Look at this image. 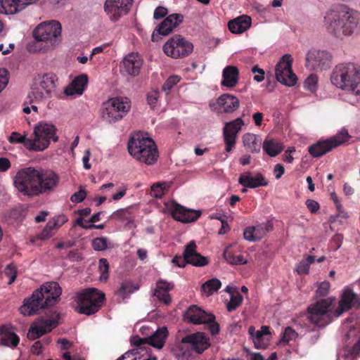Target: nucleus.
Returning <instances> with one entry per match:
<instances>
[{
  "label": "nucleus",
  "mask_w": 360,
  "mask_h": 360,
  "mask_svg": "<svg viewBox=\"0 0 360 360\" xmlns=\"http://www.w3.org/2000/svg\"><path fill=\"white\" fill-rule=\"evenodd\" d=\"M324 23L330 34L342 38L358 30L360 26V15L356 11L346 6L339 5L326 12Z\"/></svg>",
  "instance_id": "obj_1"
},
{
  "label": "nucleus",
  "mask_w": 360,
  "mask_h": 360,
  "mask_svg": "<svg viewBox=\"0 0 360 360\" xmlns=\"http://www.w3.org/2000/svg\"><path fill=\"white\" fill-rule=\"evenodd\" d=\"M127 148L130 155L139 162L153 165L157 160L158 155L155 142L140 132L131 137Z\"/></svg>",
  "instance_id": "obj_2"
},
{
  "label": "nucleus",
  "mask_w": 360,
  "mask_h": 360,
  "mask_svg": "<svg viewBox=\"0 0 360 360\" xmlns=\"http://www.w3.org/2000/svg\"><path fill=\"white\" fill-rule=\"evenodd\" d=\"M56 131V128L53 124L41 122L34 127L33 134L30 136L31 142L27 145L32 151H43L49 147L51 140L58 141Z\"/></svg>",
  "instance_id": "obj_3"
},
{
  "label": "nucleus",
  "mask_w": 360,
  "mask_h": 360,
  "mask_svg": "<svg viewBox=\"0 0 360 360\" xmlns=\"http://www.w3.org/2000/svg\"><path fill=\"white\" fill-rule=\"evenodd\" d=\"M56 77L52 74L37 75L33 79L27 99L30 103L49 98L55 89Z\"/></svg>",
  "instance_id": "obj_4"
},
{
  "label": "nucleus",
  "mask_w": 360,
  "mask_h": 360,
  "mask_svg": "<svg viewBox=\"0 0 360 360\" xmlns=\"http://www.w3.org/2000/svg\"><path fill=\"white\" fill-rule=\"evenodd\" d=\"M209 346V340L203 333L189 334L184 337L178 344L176 355L178 358L188 359L191 355V351L201 354Z\"/></svg>",
  "instance_id": "obj_5"
},
{
  "label": "nucleus",
  "mask_w": 360,
  "mask_h": 360,
  "mask_svg": "<svg viewBox=\"0 0 360 360\" xmlns=\"http://www.w3.org/2000/svg\"><path fill=\"white\" fill-rule=\"evenodd\" d=\"M77 309L80 314L91 315L98 311L105 294L95 288H87L77 295Z\"/></svg>",
  "instance_id": "obj_6"
},
{
  "label": "nucleus",
  "mask_w": 360,
  "mask_h": 360,
  "mask_svg": "<svg viewBox=\"0 0 360 360\" xmlns=\"http://www.w3.org/2000/svg\"><path fill=\"white\" fill-rule=\"evenodd\" d=\"M130 108V103L127 98H110L103 104L101 116L106 122L114 123L121 120Z\"/></svg>",
  "instance_id": "obj_7"
},
{
  "label": "nucleus",
  "mask_w": 360,
  "mask_h": 360,
  "mask_svg": "<svg viewBox=\"0 0 360 360\" xmlns=\"http://www.w3.org/2000/svg\"><path fill=\"white\" fill-rule=\"evenodd\" d=\"M61 25L57 21H50L41 23L33 32V36L37 43L45 42V47H53L57 43V37L60 35Z\"/></svg>",
  "instance_id": "obj_8"
},
{
  "label": "nucleus",
  "mask_w": 360,
  "mask_h": 360,
  "mask_svg": "<svg viewBox=\"0 0 360 360\" xmlns=\"http://www.w3.org/2000/svg\"><path fill=\"white\" fill-rule=\"evenodd\" d=\"M37 174V168L31 167L19 170L14 178L15 187L23 195H35Z\"/></svg>",
  "instance_id": "obj_9"
},
{
  "label": "nucleus",
  "mask_w": 360,
  "mask_h": 360,
  "mask_svg": "<svg viewBox=\"0 0 360 360\" xmlns=\"http://www.w3.org/2000/svg\"><path fill=\"white\" fill-rule=\"evenodd\" d=\"M332 304L331 299L317 301L308 307L307 319L319 327H323L330 321L328 311Z\"/></svg>",
  "instance_id": "obj_10"
},
{
  "label": "nucleus",
  "mask_w": 360,
  "mask_h": 360,
  "mask_svg": "<svg viewBox=\"0 0 360 360\" xmlns=\"http://www.w3.org/2000/svg\"><path fill=\"white\" fill-rule=\"evenodd\" d=\"M197 245L194 240L190 241L186 246L183 252V257L175 256L172 263L179 267L184 268L186 264L195 266H203L208 264V259L196 251Z\"/></svg>",
  "instance_id": "obj_11"
},
{
  "label": "nucleus",
  "mask_w": 360,
  "mask_h": 360,
  "mask_svg": "<svg viewBox=\"0 0 360 360\" xmlns=\"http://www.w3.org/2000/svg\"><path fill=\"white\" fill-rule=\"evenodd\" d=\"M59 319L60 315L56 311L50 312L46 316H41L37 323L31 325L27 335V338L33 340L51 331L53 328L58 326Z\"/></svg>",
  "instance_id": "obj_12"
},
{
  "label": "nucleus",
  "mask_w": 360,
  "mask_h": 360,
  "mask_svg": "<svg viewBox=\"0 0 360 360\" xmlns=\"http://www.w3.org/2000/svg\"><path fill=\"white\" fill-rule=\"evenodd\" d=\"M193 46L181 35H174L163 46L165 53L173 58H183L193 51Z\"/></svg>",
  "instance_id": "obj_13"
},
{
  "label": "nucleus",
  "mask_w": 360,
  "mask_h": 360,
  "mask_svg": "<svg viewBox=\"0 0 360 360\" xmlns=\"http://www.w3.org/2000/svg\"><path fill=\"white\" fill-rule=\"evenodd\" d=\"M333 56L326 50L311 49L306 57V66L311 70H323L330 68Z\"/></svg>",
  "instance_id": "obj_14"
},
{
  "label": "nucleus",
  "mask_w": 360,
  "mask_h": 360,
  "mask_svg": "<svg viewBox=\"0 0 360 360\" xmlns=\"http://www.w3.org/2000/svg\"><path fill=\"white\" fill-rule=\"evenodd\" d=\"M37 186H34L35 195L52 191L58 185L59 178L51 170L37 168Z\"/></svg>",
  "instance_id": "obj_15"
},
{
  "label": "nucleus",
  "mask_w": 360,
  "mask_h": 360,
  "mask_svg": "<svg viewBox=\"0 0 360 360\" xmlns=\"http://www.w3.org/2000/svg\"><path fill=\"white\" fill-rule=\"evenodd\" d=\"M291 56L284 55L276 66V79L285 86H292L297 83V76L292 72Z\"/></svg>",
  "instance_id": "obj_16"
},
{
  "label": "nucleus",
  "mask_w": 360,
  "mask_h": 360,
  "mask_svg": "<svg viewBox=\"0 0 360 360\" xmlns=\"http://www.w3.org/2000/svg\"><path fill=\"white\" fill-rule=\"evenodd\" d=\"M132 1V0H105L104 11L112 22H117L129 13Z\"/></svg>",
  "instance_id": "obj_17"
},
{
  "label": "nucleus",
  "mask_w": 360,
  "mask_h": 360,
  "mask_svg": "<svg viewBox=\"0 0 360 360\" xmlns=\"http://www.w3.org/2000/svg\"><path fill=\"white\" fill-rule=\"evenodd\" d=\"M182 21L183 16L177 13L169 15L153 31L151 36L152 41H158L160 35L166 36L169 34Z\"/></svg>",
  "instance_id": "obj_18"
},
{
  "label": "nucleus",
  "mask_w": 360,
  "mask_h": 360,
  "mask_svg": "<svg viewBox=\"0 0 360 360\" xmlns=\"http://www.w3.org/2000/svg\"><path fill=\"white\" fill-rule=\"evenodd\" d=\"M45 307H48L45 304V301L43 300L42 293L35 290L30 297L24 300L23 304L20 308V311L25 316H32Z\"/></svg>",
  "instance_id": "obj_19"
},
{
  "label": "nucleus",
  "mask_w": 360,
  "mask_h": 360,
  "mask_svg": "<svg viewBox=\"0 0 360 360\" xmlns=\"http://www.w3.org/2000/svg\"><path fill=\"white\" fill-rule=\"evenodd\" d=\"M243 124L244 122L240 117L225 124L223 135L226 143V152L230 153L236 144L237 134L240 131Z\"/></svg>",
  "instance_id": "obj_20"
},
{
  "label": "nucleus",
  "mask_w": 360,
  "mask_h": 360,
  "mask_svg": "<svg viewBox=\"0 0 360 360\" xmlns=\"http://www.w3.org/2000/svg\"><path fill=\"white\" fill-rule=\"evenodd\" d=\"M239 100L229 94L220 96L214 103H210V107L212 110L229 113L238 108Z\"/></svg>",
  "instance_id": "obj_21"
},
{
  "label": "nucleus",
  "mask_w": 360,
  "mask_h": 360,
  "mask_svg": "<svg viewBox=\"0 0 360 360\" xmlns=\"http://www.w3.org/2000/svg\"><path fill=\"white\" fill-rule=\"evenodd\" d=\"M359 306L360 297L354 292L352 289L346 288L344 290L341 300L339 302V306L334 312V315L336 317H338L351 308Z\"/></svg>",
  "instance_id": "obj_22"
},
{
  "label": "nucleus",
  "mask_w": 360,
  "mask_h": 360,
  "mask_svg": "<svg viewBox=\"0 0 360 360\" xmlns=\"http://www.w3.org/2000/svg\"><path fill=\"white\" fill-rule=\"evenodd\" d=\"M344 67L345 78L351 85V89H347V91L360 96V67L351 63H344Z\"/></svg>",
  "instance_id": "obj_23"
},
{
  "label": "nucleus",
  "mask_w": 360,
  "mask_h": 360,
  "mask_svg": "<svg viewBox=\"0 0 360 360\" xmlns=\"http://www.w3.org/2000/svg\"><path fill=\"white\" fill-rule=\"evenodd\" d=\"M37 290L42 293L43 300L47 307L56 304L62 293V289L56 282L46 283Z\"/></svg>",
  "instance_id": "obj_24"
},
{
  "label": "nucleus",
  "mask_w": 360,
  "mask_h": 360,
  "mask_svg": "<svg viewBox=\"0 0 360 360\" xmlns=\"http://www.w3.org/2000/svg\"><path fill=\"white\" fill-rule=\"evenodd\" d=\"M272 229L273 224L269 221L266 223L248 227L244 231L243 236L246 240L255 242L263 238Z\"/></svg>",
  "instance_id": "obj_25"
},
{
  "label": "nucleus",
  "mask_w": 360,
  "mask_h": 360,
  "mask_svg": "<svg viewBox=\"0 0 360 360\" xmlns=\"http://www.w3.org/2000/svg\"><path fill=\"white\" fill-rule=\"evenodd\" d=\"M142 65L141 56L136 53H130L122 61L120 68L122 72L136 76L139 75Z\"/></svg>",
  "instance_id": "obj_26"
},
{
  "label": "nucleus",
  "mask_w": 360,
  "mask_h": 360,
  "mask_svg": "<svg viewBox=\"0 0 360 360\" xmlns=\"http://www.w3.org/2000/svg\"><path fill=\"white\" fill-rule=\"evenodd\" d=\"M184 319L194 324H202L215 320V317L213 314H208L195 305L191 306L187 309L184 315Z\"/></svg>",
  "instance_id": "obj_27"
},
{
  "label": "nucleus",
  "mask_w": 360,
  "mask_h": 360,
  "mask_svg": "<svg viewBox=\"0 0 360 360\" xmlns=\"http://www.w3.org/2000/svg\"><path fill=\"white\" fill-rule=\"evenodd\" d=\"M200 214V211L188 210L179 204H176L172 210V217L184 223H189L197 220Z\"/></svg>",
  "instance_id": "obj_28"
},
{
  "label": "nucleus",
  "mask_w": 360,
  "mask_h": 360,
  "mask_svg": "<svg viewBox=\"0 0 360 360\" xmlns=\"http://www.w3.org/2000/svg\"><path fill=\"white\" fill-rule=\"evenodd\" d=\"M248 333L252 338L255 346L257 349H264L268 345L269 335H270L269 326H262L260 330H256L255 327L250 326Z\"/></svg>",
  "instance_id": "obj_29"
},
{
  "label": "nucleus",
  "mask_w": 360,
  "mask_h": 360,
  "mask_svg": "<svg viewBox=\"0 0 360 360\" xmlns=\"http://www.w3.org/2000/svg\"><path fill=\"white\" fill-rule=\"evenodd\" d=\"M238 183L243 187L250 188L265 186L268 184V182L261 173H257L255 176H252L250 172H245L240 174L238 179Z\"/></svg>",
  "instance_id": "obj_30"
},
{
  "label": "nucleus",
  "mask_w": 360,
  "mask_h": 360,
  "mask_svg": "<svg viewBox=\"0 0 360 360\" xmlns=\"http://www.w3.org/2000/svg\"><path fill=\"white\" fill-rule=\"evenodd\" d=\"M330 80L332 84L338 88L345 91L347 89H351V85H349V83H347L348 80L345 78L344 63L335 66L331 74Z\"/></svg>",
  "instance_id": "obj_31"
},
{
  "label": "nucleus",
  "mask_w": 360,
  "mask_h": 360,
  "mask_svg": "<svg viewBox=\"0 0 360 360\" xmlns=\"http://www.w3.org/2000/svg\"><path fill=\"white\" fill-rule=\"evenodd\" d=\"M251 24V18L248 15H242L229 22V30L234 34H240L247 30Z\"/></svg>",
  "instance_id": "obj_32"
},
{
  "label": "nucleus",
  "mask_w": 360,
  "mask_h": 360,
  "mask_svg": "<svg viewBox=\"0 0 360 360\" xmlns=\"http://www.w3.org/2000/svg\"><path fill=\"white\" fill-rule=\"evenodd\" d=\"M157 288L153 293L160 302L168 305L171 303V298L168 290L173 288V285L165 281L160 280L157 282Z\"/></svg>",
  "instance_id": "obj_33"
},
{
  "label": "nucleus",
  "mask_w": 360,
  "mask_h": 360,
  "mask_svg": "<svg viewBox=\"0 0 360 360\" xmlns=\"http://www.w3.org/2000/svg\"><path fill=\"white\" fill-rule=\"evenodd\" d=\"M87 82L88 77L86 75H81L77 77L65 90V94L68 96H72L75 94L81 95L83 93Z\"/></svg>",
  "instance_id": "obj_34"
},
{
  "label": "nucleus",
  "mask_w": 360,
  "mask_h": 360,
  "mask_svg": "<svg viewBox=\"0 0 360 360\" xmlns=\"http://www.w3.org/2000/svg\"><path fill=\"white\" fill-rule=\"evenodd\" d=\"M238 70L234 66H227L223 70L221 85L232 88L238 83Z\"/></svg>",
  "instance_id": "obj_35"
},
{
  "label": "nucleus",
  "mask_w": 360,
  "mask_h": 360,
  "mask_svg": "<svg viewBox=\"0 0 360 360\" xmlns=\"http://www.w3.org/2000/svg\"><path fill=\"white\" fill-rule=\"evenodd\" d=\"M243 142L245 148L252 153H257L260 151L262 139L254 134L248 133L243 135Z\"/></svg>",
  "instance_id": "obj_36"
},
{
  "label": "nucleus",
  "mask_w": 360,
  "mask_h": 360,
  "mask_svg": "<svg viewBox=\"0 0 360 360\" xmlns=\"http://www.w3.org/2000/svg\"><path fill=\"white\" fill-rule=\"evenodd\" d=\"M168 330L167 328H160L148 338V342L149 345L157 349H162L165 345Z\"/></svg>",
  "instance_id": "obj_37"
},
{
  "label": "nucleus",
  "mask_w": 360,
  "mask_h": 360,
  "mask_svg": "<svg viewBox=\"0 0 360 360\" xmlns=\"http://www.w3.org/2000/svg\"><path fill=\"white\" fill-rule=\"evenodd\" d=\"M18 336L6 327L0 328V342L4 346L15 347L19 342Z\"/></svg>",
  "instance_id": "obj_38"
},
{
  "label": "nucleus",
  "mask_w": 360,
  "mask_h": 360,
  "mask_svg": "<svg viewBox=\"0 0 360 360\" xmlns=\"http://www.w3.org/2000/svg\"><path fill=\"white\" fill-rule=\"evenodd\" d=\"M333 148L329 140L326 139L311 146L308 150L312 156L317 158L330 151Z\"/></svg>",
  "instance_id": "obj_39"
},
{
  "label": "nucleus",
  "mask_w": 360,
  "mask_h": 360,
  "mask_svg": "<svg viewBox=\"0 0 360 360\" xmlns=\"http://www.w3.org/2000/svg\"><path fill=\"white\" fill-rule=\"evenodd\" d=\"M263 150L271 157H274L283 150V143L274 139H265Z\"/></svg>",
  "instance_id": "obj_40"
},
{
  "label": "nucleus",
  "mask_w": 360,
  "mask_h": 360,
  "mask_svg": "<svg viewBox=\"0 0 360 360\" xmlns=\"http://www.w3.org/2000/svg\"><path fill=\"white\" fill-rule=\"evenodd\" d=\"M221 281L217 278H212L206 281L201 287L202 292L206 296H210L221 288Z\"/></svg>",
  "instance_id": "obj_41"
},
{
  "label": "nucleus",
  "mask_w": 360,
  "mask_h": 360,
  "mask_svg": "<svg viewBox=\"0 0 360 360\" xmlns=\"http://www.w3.org/2000/svg\"><path fill=\"white\" fill-rule=\"evenodd\" d=\"M350 136L347 130L342 129L335 136L328 139V140L334 148L347 142Z\"/></svg>",
  "instance_id": "obj_42"
},
{
  "label": "nucleus",
  "mask_w": 360,
  "mask_h": 360,
  "mask_svg": "<svg viewBox=\"0 0 360 360\" xmlns=\"http://www.w3.org/2000/svg\"><path fill=\"white\" fill-rule=\"evenodd\" d=\"M360 351V342L356 343L352 349L341 352L337 360H353L359 355Z\"/></svg>",
  "instance_id": "obj_43"
},
{
  "label": "nucleus",
  "mask_w": 360,
  "mask_h": 360,
  "mask_svg": "<svg viewBox=\"0 0 360 360\" xmlns=\"http://www.w3.org/2000/svg\"><path fill=\"white\" fill-rule=\"evenodd\" d=\"M60 226V225L58 224V221L54 219L49 221L44 230L38 235V238L41 240L49 238L52 236L51 231Z\"/></svg>",
  "instance_id": "obj_44"
},
{
  "label": "nucleus",
  "mask_w": 360,
  "mask_h": 360,
  "mask_svg": "<svg viewBox=\"0 0 360 360\" xmlns=\"http://www.w3.org/2000/svg\"><path fill=\"white\" fill-rule=\"evenodd\" d=\"M111 217L115 219L126 221L127 223H131L134 220L129 208L118 210L112 214Z\"/></svg>",
  "instance_id": "obj_45"
},
{
  "label": "nucleus",
  "mask_w": 360,
  "mask_h": 360,
  "mask_svg": "<svg viewBox=\"0 0 360 360\" xmlns=\"http://www.w3.org/2000/svg\"><path fill=\"white\" fill-rule=\"evenodd\" d=\"M8 141L11 143H22L29 150H32L30 146L27 145L28 142H31V137H27L25 135H20L19 133L14 131L8 138Z\"/></svg>",
  "instance_id": "obj_46"
},
{
  "label": "nucleus",
  "mask_w": 360,
  "mask_h": 360,
  "mask_svg": "<svg viewBox=\"0 0 360 360\" xmlns=\"http://www.w3.org/2000/svg\"><path fill=\"white\" fill-rule=\"evenodd\" d=\"M138 289L139 287L134 285L131 281H125L122 283L118 293L122 297L123 299H124L127 295H130Z\"/></svg>",
  "instance_id": "obj_47"
},
{
  "label": "nucleus",
  "mask_w": 360,
  "mask_h": 360,
  "mask_svg": "<svg viewBox=\"0 0 360 360\" xmlns=\"http://www.w3.org/2000/svg\"><path fill=\"white\" fill-rule=\"evenodd\" d=\"M243 300V296L238 292H236V294H232L230 302L226 304L227 310L232 311L236 309L242 304Z\"/></svg>",
  "instance_id": "obj_48"
},
{
  "label": "nucleus",
  "mask_w": 360,
  "mask_h": 360,
  "mask_svg": "<svg viewBox=\"0 0 360 360\" xmlns=\"http://www.w3.org/2000/svg\"><path fill=\"white\" fill-rule=\"evenodd\" d=\"M318 78L315 75H309L304 82V87L310 91H315L317 87Z\"/></svg>",
  "instance_id": "obj_49"
},
{
  "label": "nucleus",
  "mask_w": 360,
  "mask_h": 360,
  "mask_svg": "<svg viewBox=\"0 0 360 360\" xmlns=\"http://www.w3.org/2000/svg\"><path fill=\"white\" fill-rule=\"evenodd\" d=\"M180 81V77L177 75L169 77L162 86V91L168 93L172 87Z\"/></svg>",
  "instance_id": "obj_50"
},
{
  "label": "nucleus",
  "mask_w": 360,
  "mask_h": 360,
  "mask_svg": "<svg viewBox=\"0 0 360 360\" xmlns=\"http://www.w3.org/2000/svg\"><path fill=\"white\" fill-rule=\"evenodd\" d=\"M297 336V333L290 327L285 329L281 341L283 342H289L290 340H295Z\"/></svg>",
  "instance_id": "obj_51"
},
{
  "label": "nucleus",
  "mask_w": 360,
  "mask_h": 360,
  "mask_svg": "<svg viewBox=\"0 0 360 360\" xmlns=\"http://www.w3.org/2000/svg\"><path fill=\"white\" fill-rule=\"evenodd\" d=\"M92 246L96 250H104L108 247V239L106 238H95L92 242Z\"/></svg>",
  "instance_id": "obj_52"
},
{
  "label": "nucleus",
  "mask_w": 360,
  "mask_h": 360,
  "mask_svg": "<svg viewBox=\"0 0 360 360\" xmlns=\"http://www.w3.org/2000/svg\"><path fill=\"white\" fill-rule=\"evenodd\" d=\"M160 97V91L157 89L150 91L147 95V101L150 108H154Z\"/></svg>",
  "instance_id": "obj_53"
},
{
  "label": "nucleus",
  "mask_w": 360,
  "mask_h": 360,
  "mask_svg": "<svg viewBox=\"0 0 360 360\" xmlns=\"http://www.w3.org/2000/svg\"><path fill=\"white\" fill-rule=\"evenodd\" d=\"M4 274L9 278L8 284H11L14 282L16 278V269L13 264H8L6 266L4 271Z\"/></svg>",
  "instance_id": "obj_54"
},
{
  "label": "nucleus",
  "mask_w": 360,
  "mask_h": 360,
  "mask_svg": "<svg viewBox=\"0 0 360 360\" xmlns=\"http://www.w3.org/2000/svg\"><path fill=\"white\" fill-rule=\"evenodd\" d=\"M8 82V72L4 68L0 69V92L4 89Z\"/></svg>",
  "instance_id": "obj_55"
},
{
  "label": "nucleus",
  "mask_w": 360,
  "mask_h": 360,
  "mask_svg": "<svg viewBox=\"0 0 360 360\" xmlns=\"http://www.w3.org/2000/svg\"><path fill=\"white\" fill-rule=\"evenodd\" d=\"M86 196V193L84 189L80 187L79 191L72 195L70 200L72 202H82Z\"/></svg>",
  "instance_id": "obj_56"
},
{
  "label": "nucleus",
  "mask_w": 360,
  "mask_h": 360,
  "mask_svg": "<svg viewBox=\"0 0 360 360\" xmlns=\"http://www.w3.org/2000/svg\"><path fill=\"white\" fill-rule=\"evenodd\" d=\"M165 188V184H154L151 187V192L153 193V195L155 198H161L163 195V191Z\"/></svg>",
  "instance_id": "obj_57"
},
{
  "label": "nucleus",
  "mask_w": 360,
  "mask_h": 360,
  "mask_svg": "<svg viewBox=\"0 0 360 360\" xmlns=\"http://www.w3.org/2000/svg\"><path fill=\"white\" fill-rule=\"evenodd\" d=\"M330 283L328 282H322L319 284V288L316 290V294L319 296H326L329 290Z\"/></svg>",
  "instance_id": "obj_58"
},
{
  "label": "nucleus",
  "mask_w": 360,
  "mask_h": 360,
  "mask_svg": "<svg viewBox=\"0 0 360 360\" xmlns=\"http://www.w3.org/2000/svg\"><path fill=\"white\" fill-rule=\"evenodd\" d=\"M252 72L253 73H258V75L254 77V79L257 82H261L264 79V71L263 69L259 68L257 65L252 68Z\"/></svg>",
  "instance_id": "obj_59"
},
{
  "label": "nucleus",
  "mask_w": 360,
  "mask_h": 360,
  "mask_svg": "<svg viewBox=\"0 0 360 360\" xmlns=\"http://www.w3.org/2000/svg\"><path fill=\"white\" fill-rule=\"evenodd\" d=\"M167 14V9L163 6H158L155 8L153 18L156 20L160 19L165 17Z\"/></svg>",
  "instance_id": "obj_60"
},
{
  "label": "nucleus",
  "mask_w": 360,
  "mask_h": 360,
  "mask_svg": "<svg viewBox=\"0 0 360 360\" xmlns=\"http://www.w3.org/2000/svg\"><path fill=\"white\" fill-rule=\"evenodd\" d=\"M309 264L304 259L301 261L297 266V271L300 274H307L309 272Z\"/></svg>",
  "instance_id": "obj_61"
},
{
  "label": "nucleus",
  "mask_w": 360,
  "mask_h": 360,
  "mask_svg": "<svg viewBox=\"0 0 360 360\" xmlns=\"http://www.w3.org/2000/svg\"><path fill=\"white\" fill-rule=\"evenodd\" d=\"M229 248L228 247L224 252V259L231 264H236V256H235L230 250Z\"/></svg>",
  "instance_id": "obj_62"
},
{
  "label": "nucleus",
  "mask_w": 360,
  "mask_h": 360,
  "mask_svg": "<svg viewBox=\"0 0 360 360\" xmlns=\"http://www.w3.org/2000/svg\"><path fill=\"white\" fill-rule=\"evenodd\" d=\"M57 342L62 350L69 349L72 346V342L65 338L58 339Z\"/></svg>",
  "instance_id": "obj_63"
},
{
  "label": "nucleus",
  "mask_w": 360,
  "mask_h": 360,
  "mask_svg": "<svg viewBox=\"0 0 360 360\" xmlns=\"http://www.w3.org/2000/svg\"><path fill=\"white\" fill-rule=\"evenodd\" d=\"M306 205L311 212H316L319 209V203L314 200L309 199L306 201Z\"/></svg>",
  "instance_id": "obj_64"
}]
</instances>
